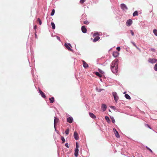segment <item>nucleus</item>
<instances>
[{"mask_svg":"<svg viewBox=\"0 0 157 157\" xmlns=\"http://www.w3.org/2000/svg\"><path fill=\"white\" fill-rule=\"evenodd\" d=\"M118 61V59H116L111 63V70L114 73H116L117 72Z\"/></svg>","mask_w":157,"mask_h":157,"instance_id":"obj_1","label":"nucleus"},{"mask_svg":"<svg viewBox=\"0 0 157 157\" xmlns=\"http://www.w3.org/2000/svg\"><path fill=\"white\" fill-rule=\"evenodd\" d=\"M148 62L151 63H155L157 62V59L154 58H150L148 59Z\"/></svg>","mask_w":157,"mask_h":157,"instance_id":"obj_2","label":"nucleus"},{"mask_svg":"<svg viewBox=\"0 0 157 157\" xmlns=\"http://www.w3.org/2000/svg\"><path fill=\"white\" fill-rule=\"evenodd\" d=\"M113 95L114 97L115 101L117 102L119 99V97L117 95V93L115 92H113Z\"/></svg>","mask_w":157,"mask_h":157,"instance_id":"obj_3","label":"nucleus"},{"mask_svg":"<svg viewBox=\"0 0 157 157\" xmlns=\"http://www.w3.org/2000/svg\"><path fill=\"white\" fill-rule=\"evenodd\" d=\"M65 47L69 51H71L72 50L71 48L72 47L71 45L70 44H67L65 43L64 44Z\"/></svg>","mask_w":157,"mask_h":157,"instance_id":"obj_4","label":"nucleus"},{"mask_svg":"<svg viewBox=\"0 0 157 157\" xmlns=\"http://www.w3.org/2000/svg\"><path fill=\"white\" fill-rule=\"evenodd\" d=\"M121 7L123 10H128V8L124 4H121Z\"/></svg>","mask_w":157,"mask_h":157,"instance_id":"obj_5","label":"nucleus"},{"mask_svg":"<svg viewBox=\"0 0 157 157\" xmlns=\"http://www.w3.org/2000/svg\"><path fill=\"white\" fill-rule=\"evenodd\" d=\"M132 21L131 19L128 20L126 22V25L127 26H129L132 24Z\"/></svg>","mask_w":157,"mask_h":157,"instance_id":"obj_6","label":"nucleus"},{"mask_svg":"<svg viewBox=\"0 0 157 157\" xmlns=\"http://www.w3.org/2000/svg\"><path fill=\"white\" fill-rule=\"evenodd\" d=\"M113 131L115 134L116 137L118 138H119L120 136L119 135V133H118V132L116 130V129L114 128H113Z\"/></svg>","mask_w":157,"mask_h":157,"instance_id":"obj_7","label":"nucleus"},{"mask_svg":"<svg viewBox=\"0 0 157 157\" xmlns=\"http://www.w3.org/2000/svg\"><path fill=\"white\" fill-rule=\"evenodd\" d=\"M73 121V118L71 117H70L67 118V121L70 123H71Z\"/></svg>","mask_w":157,"mask_h":157,"instance_id":"obj_8","label":"nucleus"},{"mask_svg":"<svg viewBox=\"0 0 157 157\" xmlns=\"http://www.w3.org/2000/svg\"><path fill=\"white\" fill-rule=\"evenodd\" d=\"M39 92L43 98H46V96L45 94L39 88Z\"/></svg>","mask_w":157,"mask_h":157,"instance_id":"obj_9","label":"nucleus"},{"mask_svg":"<svg viewBox=\"0 0 157 157\" xmlns=\"http://www.w3.org/2000/svg\"><path fill=\"white\" fill-rule=\"evenodd\" d=\"M82 32L84 33H86L87 32V29L85 26H82L81 28Z\"/></svg>","mask_w":157,"mask_h":157,"instance_id":"obj_10","label":"nucleus"},{"mask_svg":"<svg viewBox=\"0 0 157 157\" xmlns=\"http://www.w3.org/2000/svg\"><path fill=\"white\" fill-rule=\"evenodd\" d=\"M74 136L75 139L76 140H78V134L76 132H74Z\"/></svg>","mask_w":157,"mask_h":157,"instance_id":"obj_11","label":"nucleus"},{"mask_svg":"<svg viewBox=\"0 0 157 157\" xmlns=\"http://www.w3.org/2000/svg\"><path fill=\"white\" fill-rule=\"evenodd\" d=\"M119 55V53L117 52H114L113 53V56L115 57L118 56Z\"/></svg>","mask_w":157,"mask_h":157,"instance_id":"obj_12","label":"nucleus"},{"mask_svg":"<svg viewBox=\"0 0 157 157\" xmlns=\"http://www.w3.org/2000/svg\"><path fill=\"white\" fill-rule=\"evenodd\" d=\"M54 118H55V119H54V127H55L56 124L58 123L59 120L58 118L56 117H54Z\"/></svg>","mask_w":157,"mask_h":157,"instance_id":"obj_13","label":"nucleus"},{"mask_svg":"<svg viewBox=\"0 0 157 157\" xmlns=\"http://www.w3.org/2000/svg\"><path fill=\"white\" fill-rule=\"evenodd\" d=\"M78 148H75V151L74 153L76 157H77L78 155Z\"/></svg>","mask_w":157,"mask_h":157,"instance_id":"obj_14","label":"nucleus"},{"mask_svg":"<svg viewBox=\"0 0 157 157\" xmlns=\"http://www.w3.org/2000/svg\"><path fill=\"white\" fill-rule=\"evenodd\" d=\"M83 66L85 68L87 67H88V64L84 60H82Z\"/></svg>","mask_w":157,"mask_h":157,"instance_id":"obj_15","label":"nucleus"},{"mask_svg":"<svg viewBox=\"0 0 157 157\" xmlns=\"http://www.w3.org/2000/svg\"><path fill=\"white\" fill-rule=\"evenodd\" d=\"M101 108L102 109L103 111H105L106 109V105L104 104H102Z\"/></svg>","mask_w":157,"mask_h":157,"instance_id":"obj_16","label":"nucleus"},{"mask_svg":"<svg viewBox=\"0 0 157 157\" xmlns=\"http://www.w3.org/2000/svg\"><path fill=\"white\" fill-rule=\"evenodd\" d=\"M89 114L90 117L93 118H95L96 117V116L93 113H89Z\"/></svg>","mask_w":157,"mask_h":157,"instance_id":"obj_17","label":"nucleus"},{"mask_svg":"<svg viewBox=\"0 0 157 157\" xmlns=\"http://www.w3.org/2000/svg\"><path fill=\"white\" fill-rule=\"evenodd\" d=\"M100 38V37L98 36H96L93 40V42H95L98 40Z\"/></svg>","mask_w":157,"mask_h":157,"instance_id":"obj_18","label":"nucleus"},{"mask_svg":"<svg viewBox=\"0 0 157 157\" xmlns=\"http://www.w3.org/2000/svg\"><path fill=\"white\" fill-rule=\"evenodd\" d=\"M50 103H52L54 101V99L53 97H52L51 98H49Z\"/></svg>","mask_w":157,"mask_h":157,"instance_id":"obj_19","label":"nucleus"},{"mask_svg":"<svg viewBox=\"0 0 157 157\" xmlns=\"http://www.w3.org/2000/svg\"><path fill=\"white\" fill-rule=\"evenodd\" d=\"M125 97L127 99H131L130 97L127 94H126L125 95Z\"/></svg>","mask_w":157,"mask_h":157,"instance_id":"obj_20","label":"nucleus"},{"mask_svg":"<svg viewBox=\"0 0 157 157\" xmlns=\"http://www.w3.org/2000/svg\"><path fill=\"white\" fill-rule=\"evenodd\" d=\"M37 22L39 23V24L41 25L42 24V22L40 19L39 18H38L37 20Z\"/></svg>","mask_w":157,"mask_h":157,"instance_id":"obj_21","label":"nucleus"},{"mask_svg":"<svg viewBox=\"0 0 157 157\" xmlns=\"http://www.w3.org/2000/svg\"><path fill=\"white\" fill-rule=\"evenodd\" d=\"M51 25L53 29H55V24L53 22H51Z\"/></svg>","mask_w":157,"mask_h":157,"instance_id":"obj_22","label":"nucleus"},{"mask_svg":"<svg viewBox=\"0 0 157 157\" xmlns=\"http://www.w3.org/2000/svg\"><path fill=\"white\" fill-rule=\"evenodd\" d=\"M138 15V12L137 11H135L133 14V15L134 17H135L136 16H137Z\"/></svg>","mask_w":157,"mask_h":157,"instance_id":"obj_23","label":"nucleus"},{"mask_svg":"<svg viewBox=\"0 0 157 157\" xmlns=\"http://www.w3.org/2000/svg\"><path fill=\"white\" fill-rule=\"evenodd\" d=\"M95 75H96L97 76H98V77H102V75H101V74H99V72H95Z\"/></svg>","mask_w":157,"mask_h":157,"instance_id":"obj_24","label":"nucleus"},{"mask_svg":"<svg viewBox=\"0 0 157 157\" xmlns=\"http://www.w3.org/2000/svg\"><path fill=\"white\" fill-rule=\"evenodd\" d=\"M153 32L155 35L157 36V30L156 29H154L153 30Z\"/></svg>","mask_w":157,"mask_h":157,"instance_id":"obj_25","label":"nucleus"},{"mask_svg":"<svg viewBox=\"0 0 157 157\" xmlns=\"http://www.w3.org/2000/svg\"><path fill=\"white\" fill-rule=\"evenodd\" d=\"M154 69L155 71H157V63L155 65Z\"/></svg>","mask_w":157,"mask_h":157,"instance_id":"obj_26","label":"nucleus"},{"mask_svg":"<svg viewBox=\"0 0 157 157\" xmlns=\"http://www.w3.org/2000/svg\"><path fill=\"white\" fill-rule=\"evenodd\" d=\"M61 139L62 141V143H63L65 141V140L63 136L61 137Z\"/></svg>","mask_w":157,"mask_h":157,"instance_id":"obj_27","label":"nucleus"},{"mask_svg":"<svg viewBox=\"0 0 157 157\" xmlns=\"http://www.w3.org/2000/svg\"><path fill=\"white\" fill-rule=\"evenodd\" d=\"M69 129H67L65 131V133L67 135H68L69 134Z\"/></svg>","mask_w":157,"mask_h":157,"instance_id":"obj_28","label":"nucleus"},{"mask_svg":"<svg viewBox=\"0 0 157 157\" xmlns=\"http://www.w3.org/2000/svg\"><path fill=\"white\" fill-rule=\"evenodd\" d=\"M55 10L54 9L52 10V12L51 13V16H53V15H54V14L55 13Z\"/></svg>","mask_w":157,"mask_h":157,"instance_id":"obj_29","label":"nucleus"},{"mask_svg":"<svg viewBox=\"0 0 157 157\" xmlns=\"http://www.w3.org/2000/svg\"><path fill=\"white\" fill-rule=\"evenodd\" d=\"M105 118L107 121H110L109 119L108 116H105Z\"/></svg>","mask_w":157,"mask_h":157,"instance_id":"obj_30","label":"nucleus"},{"mask_svg":"<svg viewBox=\"0 0 157 157\" xmlns=\"http://www.w3.org/2000/svg\"><path fill=\"white\" fill-rule=\"evenodd\" d=\"M132 44H133V45L134 46H135L137 49H139V48L138 47H137V46L136 45V44L134 42H132Z\"/></svg>","mask_w":157,"mask_h":157,"instance_id":"obj_31","label":"nucleus"},{"mask_svg":"<svg viewBox=\"0 0 157 157\" xmlns=\"http://www.w3.org/2000/svg\"><path fill=\"white\" fill-rule=\"evenodd\" d=\"M84 23L85 24L88 25L89 24V23L88 21H84Z\"/></svg>","mask_w":157,"mask_h":157,"instance_id":"obj_32","label":"nucleus"},{"mask_svg":"<svg viewBox=\"0 0 157 157\" xmlns=\"http://www.w3.org/2000/svg\"><path fill=\"white\" fill-rule=\"evenodd\" d=\"M146 147V148L148 150H149L151 153H153V151H152L149 148V147H147V146Z\"/></svg>","mask_w":157,"mask_h":157,"instance_id":"obj_33","label":"nucleus"},{"mask_svg":"<svg viewBox=\"0 0 157 157\" xmlns=\"http://www.w3.org/2000/svg\"><path fill=\"white\" fill-rule=\"evenodd\" d=\"M85 1L86 0H81L80 1V3L82 4L84 3Z\"/></svg>","mask_w":157,"mask_h":157,"instance_id":"obj_34","label":"nucleus"},{"mask_svg":"<svg viewBox=\"0 0 157 157\" xmlns=\"http://www.w3.org/2000/svg\"><path fill=\"white\" fill-rule=\"evenodd\" d=\"M112 121L113 123H114L115 122V121L114 120V118L113 117L111 118Z\"/></svg>","mask_w":157,"mask_h":157,"instance_id":"obj_35","label":"nucleus"},{"mask_svg":"<svg viewBox=\"0 0 157 157\" xmlns=\"http://www.w3.org/2000/svg\"><path fill=\"white\" fill-rule=\"evenodd\" d=\"M130 32L131 33L132 35V36H134V33H133V32L132 30H130Z\"/></svg>","mask_w":157,"mask_h":157,"instance_id":"obj_36","label":"nucleus"},{"mask_svg":"<svg viewBox=\"0 0 157 157\" xmlns=\"http://www.w3.org/2000/svg\"><path fill=\"white\" fill-rule=\"evenodd\" d=\"M117 49L118 51H120L121 49L120 47H117Z\"/></svg>","mask_w":157,"mask_h":157,"instance_id":"obj_37","label":"nucleus"},{"mask_svg":"<svg viewBox=\"0 0 157 157\" xmlns=\"http://www.w3.org/2000/svg\"><path fill=\"white\" fill-rule=\"evenodd\" d=\"M78 147H79L78 145V144L77 143H76V148H78Z\"/></svg>","mask_w":157,"mask_h":157,"instance_id":"obj_38","label":"nucleus"},{"mask_svg":"<svg viewBox=\"0 0 157 157\" xmlns=\"http://www.w3.org/2000/svg\"><path fill=\"white\" fill-rule=\"evenodd\" d=\"M65 146L67 148H69V146H68V143H66L65 144Z\"/></svg>","mask_w":157,"mask_h":157,"instance_id":"obj_39","label":"nucleus"},{"mask_svg":"<svg viewBox=\"0 0 157 157\" xmlns=\"http://www.w3.org/2000/svg\"><path fill=\"white\" fill-rule=\"evenodd\" d=\"M56 38H57V39L58 40H60V37H59V36H57Z\"/></svg>","mask_w":157,"mask_h":157,"instance_id":"obj_40","label":"nucleus"},{"mask_svg":"<svg viewBox=\"0 0 157 157\" xmlns=\"http://www.w3.org/2000/svg\"><path fill=\"white\" fill-rule=\"evenodd\" d=\"M37 28V26L36 25H35L34 27V29H36Z\"/></svg>","mask_w":157,"mask_h":157,"instance_id":"obj_41","label":"nucleus"},{"mask_svg":"<svg viewBox=\"0 0 157 157\" xmlns=\"http://www.w3.org/2000/svg\"><path fill=\"white\" fill-rule=\"evenodd\" d=\"M98 34V33H94V34H93V36H96V35H97Z\"/></svg>","mask_w":157,"mask_h":157,"instance_id":"obj_42","label":"nucleus"},{"mask_svg":"<svg viewBox=\"0 0 157 157\" xmlns=\"http://www.w3.org/2000/svg\"><path fill=\"white\" fill-rule=\"evenodd\" d=\"M99 71L100 72H101L102 74H103L104 73V72L102 71Z\"/></svg>","mask_w":157,"mask_h":157,"instance_id":"obj_43","label":"nucleus"},{"mask_svg":"<svg viewBox=\"0 0 157 157\" xmlns=\"http://www.w3.org/2000/svg\"><path fill=\"white\" fill-rule=\"evenodd\" d=\"M35 37H36V38H37V35H36V33H35Z\"/></svg>","mask_w":157,"mask_h":157,"instance_id":"obj_44","label":"nucleus"}]
</instances>
